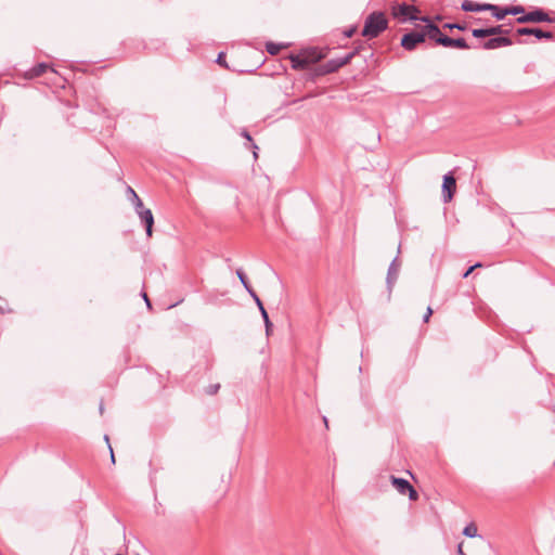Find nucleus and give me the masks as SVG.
I'll use <instances>...</instances> for the list:
<instances>
[{
    "label": "nucleus",
    "mask_w": 555,
    "mask_h": 555,
    "mask_svg": "<svg viewBox=\"0 0 555 555\" xmlns=\"http://www.w3.org/2000/svg\"><path fill=\"white\" fill-rule=\"evenodd\" d=\"M387 28L388 20L385 13L382 11H373L366 16L361 35L367 39H375Z\"/></svg>",
    "instance_id": "nucleus-1"
},
{
    "label": "nucleus",
    "mask_w": 555,
    "mask_h": 555,
    "mask_svg": "<svg viewBox=\"0 0 555 555\" xmlns=\"http://www.w3.org/2000/svg\"><path fill=\"white\" fill-rule=\"evenodd\" d=\"M235 273H236V276L238 278L240 282L242 283L243 287L245 288V291L249 294V296L253 298V300H256V306L259 309V312H260L261 318L264 323L266 334L270 335V333L273 330V323L271 322V320L269 318L268 311L266 310L262 300L260 299V297L257 295V293L250 285L245 271L242 268H238V269H236Z\"/></svg>",
    "instance_id": "nucleus-2"
},
{
    "label": "nucleus",
    "mask_w": 555,
    "mask_h": 555,
    "mask_svg": "<svg viewBox=\"0 0 555 555\" xmlns=\"http://www.w3.org/2000/svg\"><path fill=\"white\" fill-rule=\"evenodd\" d=\"M420 13L421 11L417 7L406 2L396 3L391 9L393 18L398 20L400 23H415L417 22V14Z\"/></svg>",
    "instance_id": "nucleus-3"
},
{
    "label": "nucleus",
    "mask_w": 555,
    "mask_h": 555,
    "mask_svg": "<svg viewBox=\"0 0 555 555\" xmlns=\"http://www.w3.org/2000/svg\"><path fill=\"white\" fill-rule=\"evenodd\" d=\"M134 209L140 218L142 225L145 229L146 236L151 237L154 227V216L152 210L144 207L141 198H137V202H134Z\"/></svg>",
    "instance_id": "nucleus-4"
},
{
    "label": "nucleus",
    "mask_w": 555,
    "mask_h": 555,
    "mask_svg": "<svg viewBox=\"0 0 555 555\" xmlns=\"http://www.w3.org/2000/svg\"><path fill=\"white\" fill-rule=\"evenodd\" d=\"M426 39H428L426 34H424L421 30L417 31V30L412 29L402 35L401 40H400V46L405 51L411 52V51H414L418 44L424 43L426 41Z\"/></svg>",
    "instance_id": "nucleus-5"
},
{
    "label": "nucleus",
    "mask_w": 555,
    "mask_h": 555,
    "mask_svg": "<svg viewBox=\"0 0 555 555\" xmlns=\"http://www.w3.org/2000/svg\"><path fill=\"white\" fill-rule=\"evenodd\" d=\"M435 46H440L449 49L469 50L472 46L466 41L464 37L451 38L443 33L440 34Z\"/></svg>",
    "instance_id": "nucleus-6"
},
{
    "label": "nucleus",
    "mask_w": 555,
    "mask_h": 555,
    "mask_svg": "<svg viewBox=\"0 0 555 555\" xmlns=\"http://www.w3.org/2000/svg\"><path fill=\"white\" fill-rule=\"evenodd\" d=\"M505 25H492L489 27H482V28H473L472 35L474 38L477 39H483L486 37H493V36H507L511 33V29H505Z\"/></svg>",
    "instance_id": "nucleus-7"
},
{
    "label": "nucleus",
    "mask_w": 555,
    "mask_h": 555,
    "mask_svg": "<svg viewBox=\"0 0 555 555\" xmlns=\"http://www.w3.org/2000/svg\"><path fill=\"white\" fill-rule=\"evenodd\" d=\"M390 482L400 494H402V495L408 494L409 499L411 501H416L418 499L417 491L406 479L399 478V477L391 475Z\"/></svg>",
    "instance_id": "nucleus-8"
},
{
    "label": "nucleus",
    "mask_w": 555,
    "mask_h": 555,
    "mask_svg": "<svg viewBox=\"0 0 555 555\" xmlns=\"http://www.w3.org/2000/svg\"><path fill=\"white\" fill-rule=\"evenodd\" d=\"M417 22L424 23V26L421 27V31L427 35L428 39L434 43L442 33L439 26L434 22V20L427 15L417 14Z\"/></svg>",
    "instance_id": "nucleus-9"
},
{
    "label": "nucleus",
    "mask_w": 555,
    "mask_h": 555,
    "mask_svg": "<svg viewBox=\"0 0 555 555\" xmlns=\"http://www.w3.org/2000/svg\"><path fill=\"white\" fill-rule=\"evenodd\" d=\"M456 192V180L452 171L447 172L442 178V201L450 203Z\"/></svg>",
    "instance_id": "nucleus-10"
},
{
    "label": "nucleus",
    "mask_w": 555,
    "mask_h": 555,
    "mask_svg": "<svg viewBox=\"0 0 555 555\" xmlns=\"http://www.w3.org/2000/svg\"><path fill=\"white\" fill-rule=\"evenodd\" d=\"M517 36H533L538 40H553L555 39L554 33L544 30L539 27H519L515 30Z\"/></svg>",
    "instance_id": "nucleus-11"
},
{
    "label": "nucleus",
    "mask_w": 555,
    "mask_h": 555,
    "mask_svg": "<svg viewBox=\"0 0 555 555\" xmlns=\"http://www.w3.org/2000/svg\"><path fill=\"white\" fill-rule=\"evenodd\" d=\"M529 13L530 23H555L554 16H551V12L545 11L540 7H532Z\"/></svg>",
    "instance_id": "nucleus-12"
},
{
    "label": "nucleus",
    "mask_w": 555,
    "mask_h": 555,
    "mask_svg": "<svg viewBox=\"0 0 555 555\" xmlns=\"http://www.w3.org/2000/svg\"><path fill=\"white\" fill-rule=\"evenodd\" d=\"M514 41L507 36H493L481 43L485 50H494L503 47H509Z\"/></svg>",
    "instance_id": "nucleus-13"
},
{
    "label": "nucleus",
    "mask_w": 555,
    "mask_h": 555,
    "mask_svg": "<svg viewBox=\"0 0 555 555\" xmlns=\"http://www.w3.org/2000/svg\"><path fill=\"white\" fill-rule=\"evenodd\" d=\"M401 262L399 261V257L396 256L390 262L386 276V286L389 293H391L393 285L396 284L399 275V268Z\"/></svg>",
    "instance_id": "nucleus-14"
},
{
    "label": "nucleus",
    "mask_w": 555,
    "mask_h": 555,
    "mask_svg": "<svg viewBox=\"0 0 555 555\" xmlns=\"http://www.w3.org/2000/svg\"><path fill=\"white\" fill-rule=\"evenodd\" d=\"M300 53L302 54V56L305 59L308 60V63L311 65V64H314V63H318L319 61L323 60L326 57V54L327 52L318 48V47H307V48H302L300 50Z\"/></svg>",
    "instance_id": "nucleus-15"
},
{
    "label": "nucleus",
    "mask_w": 555,
    "mask_h": 555,
    "mask_svg": "<svg viewBox=\"0 0 555 555\" xmlns=\"http://www.w3.org/2000/svg\"><path fill=\"white\" fill-rule=\"evenodd\" d=\"M489 2H475L472 0H463L461 10L466 13H477L488 11Z\"/></svg>",
    "instance_id": "nucleus-16"
},
{
    "label": "nucleus",
    "mask_w": 555,
    "mask_h": 555,
    "mask_svg": "<svg viewBox=\"0 0 555 555\" xmlns=\"http://www.w3.org/2000/svg\"><path fill=\"white\" fill-rule=\"evenodd\" d=\"M49 68V64H47L46 62H40L31 68H29L28 70L24 72L23 77L26 80H31L43 75Z\"/></svg>",
    "instance_id": "nucleus-17"
},
{
    "label": "nucleus",
    "mask_w": 555,
    "mask_h": 555,
    "mask_svg": "<svg viewBox=\"0 0 555 555\" xmlns=\"http://www.w3.org/2000/svg\"><path fill=\"white\" fill-rule=\"evenodd\" d=\"M344 66L340 57L328 60L326 63L320 65L321 74H333L338 72Z\"/></svg>",
    "instance_id": "nucleus-18"
},
{
    "label": "nucleus",
    "mask_w": 555,
    "mask_h": 555,
    "mask_svg": "<svg viewBox=\"0 0 555 555\" xmlns=\"http://www.w3.org/2000/svg\"><path fill=\"white\" fill-rule=\"evenodd\" d=\"M289 61L291 66L294 70H305L308 69L310 66L308 60L305 59L300 52L298 54L291 53Z\"/></svg>",
    "instance_id": "nucleus-19"
},
{
    "label": "nucleus",
    "mask_w": 555,
    "mask_h": 555,
    "mask_svg": "<svg viewBox=\"0 0 555 555\" xmlns=\"http://www.w3.org/2000/svg\"><path fill=\"white\" fill-rule=\"evenodd\" d=\"M488 11L496 21H503L507 16L505 5L489 3Z\"/></svg>",
    "instance_id": "nucleus-20"
},
{
    "label": "nucleus",
    "mask_w": 555,
    "mask_h": 555,
    "mask_svg": "<svg viewBox=\"0 0 555 555\" xmlns=\"http://www.w3.org/2000/svg\"><path fill=\"white\" fill-rule=\"evenodd\" d=\"M363 50H365V42L358 43L352 49V51H350L346 55L341 56L340 60H341L344 66L349 64L354 56L360 55Z\"/></svg>",
    "instance_id": "nucleus-21"
},
{
    "label": "nucleus",
    "mask_w": 555,
    "mask_h": 555,
    "mask_svg": "<svg viewBox=\"0 0 555 555\" xmlns=\"http://www.w3.org/2000/svg\"><path fill=\"white\" fill-rule=\"evenodd\" d=\"M363 50H365V42L358 43L352 49V51H350L346 55L341 56L340 60H341L344 66L349 64L354 56L360 55Z\"/></svg>",
    "instance_id": "nucleus-22"
},
{
    "label": "nucleus",
    "mask_w": 555,
    "mask_h": 555,
    "mask_svg": "<svg viewBox=\"0 0 555 555\" xmlns=\"http://www.w3.org/2000/svg\"><path fill=\"white\" fill-rule=\"evenodd\" d=\"M287 46V43L267 41L266 50L270 55H278L281 52V50L283 48H286Z\"/></svg>",
    "instance_id": "nucleus-23"
},
{
    "label": "nucleus",
    "mask_w": 555,
    "mask_h": 555,
    "mask_svg": "<svg viewBox=\"0 0 555 555\" xmlns=\"http://www.w3.org/2000/svg\"><path fill=\"white\" fill-rule=\"evenodd\" d=\"M308 69H309V72L306 74L307 81L315 82L318 78L326 75V74H321L320 65L312 66V67L309 66Z\"/></svg>",
    "instance_id": "nucleus-24"
},
{
    "label": "nucleus",
    "mask_w": 555,
    "mask_h": 555,
    "mask_svg": "<svg viewBox=\"0 0 555 555\" xmlns=\"http://www.w3.org/2000/svg\"><path fill=\"white\" fill-rule=\"evenodd\" d=\"M442 27L449 30L457 29L459 31H466L468 29V26L465 22H448L444 23Z\"/></svg>",
    "instance_id": "nucleus-25"
},
{
    "label": "nucleus",
    "mask_w": 555,
    "mask_h": 555,
    "mask_svg": "<svg viewBox=\"0 0 555 555\" xmlns=\"http://www.w3.org/2000/svg\"><path fill=\"white\" fill-rule=\"evenodd\" d=\"M505 7L507 15L518 16L520 13H524L525 7H522L521 4H507Z\"/></svg>",
    "instance_id": "nucleus-26"
},
{
    "label": "nucleus",
    "mask_w": 555,
    "mask_h": 555,
    "mask_svg": "<svg viewBox=\"0 0 555 555\" xmlns=\"http://www.w3.org/2000/svg\"><path fill=\"white\" fill-rule=\"evenodd\" d=\"M240 134L244 139H246V141H247L246 146L248 149H258L257 144L254 142L253 137L250 135V133L247 129L243 128Z\"/></svg>",
    "instance_id": "nucleus-27"
},
{
    "label": "nucleus",
    "mask_w": 555,
    "mask_h": 555,
    "mask_svg": "<svg viewBox=\"0 0 555 555\" xmlns=\"http://www.w3.org/2000/svg\"><path fill=\"white\" fill-rule=\"evenodd\" d=\"M463 534L468 538H475L477 535V527L474 524L467 525L463 530Z\"/></svg>",
    "instance_id": "nucleus-28"
},
{
    "label": "nucleus",
    "mask_w": 555,
    "mask_h": 555,
    "mask_svg": "<svg viewBox=\"0 0 555 555\" xmlns=\"http://www.w3.org/2000/svg\"><path fill=\"white\" fill-rule=\"evenodd\" d=\"M225 56H227L225 52H224V51H220V52L218 53L217 59L215 60V62H216L218 65H220V66H222V67H224V68H228L229 66H228V63H227V61H225Z\"/></svg>",
    "instance_id": "nucleus-29"
},
{
    "label": "nucleus",
    "mask_w": 555,
    "mask_h": 555,
    "mask_svg": "<svg viewBox=\"0 0 555 555\" xmlns=\"http://www.w3.org/2000/svg\"><path fill=\"white\" fill-rule=\"evenodd\" d=\"M220 389V384H210L204 389V392L208 396L216 395Z\"/></svg>",
    "instance_id": "nucleus-30"
},
{
    "label": "nucleus",
    "mask_w": 555,
    "mask_h": 555,
    "mask_svg": "<svg viewBox=\"0 0 555 555\" xmlns=\"http://www.w3.org/2000/svg\"><path fill=\"white\" fill-rule=\"evenodd\" d=\"M515 22L518 24H527L530 23L529 13L526 12L524 9V13H520L516 18Z\"/></svg>",
    "instance_id": "nucleus-31"
},
{
    "label": "nucleus",
    "mask_w": 555,
    "mask_h": 555,
    "mask_svg": "<svg viewBox=\"0 0 555 555\" xmlns=\"http://www.w3.org/2000/svg\"><path fill=\"white\" fill-rule=\"evenodd\" d=\"M360 55L363 57L364 62H367L369 59L374 56V53L371 50V47L365 46V50H363Z\"/></svg>",
    "instance_id": "nucleus-32"
},
{
    "label": "nucleus",
    "mask_w": 555,
    "mask_h": 555,
    "mask_svg": "<svg viewBox=\"0 0 555 555\" xmlns=\"http://www.w3.org/2000/svg\"><path fill=\"white\" fill-rule=\"evenodd\" d=\"M356 31H357V26L351 25L348 28H346L343 34L346 38H351L356 34Z\"/></svg>",
    "instance_id": "nucleus-33"
},
{
    "label": "nucleus",
    "mask_w": 555,
    "mask_h": 555,
    "mask_svg": "<svg viewBox=\"0 0 555 555\" xmlns=\"http://www.w3.org/2000/svg\"><path fill=\"white\" fill-rule=\"evenodd\" d=\"M127 191L130 194L129 199L134 204V202H137V198H140L139 195L131 186H128Z\"/></svg>",
    "instance_id": "nucleus-34"
},
{
    "label": "nucleus",
    "mask_w": 555,
    "mask_h": 555,
    "mask_svg": "<svg viewBox=\"0 0 555 555\" xmlns=\"http://www.w3.org/2000/svg\"><path fill=\"white\" fill-rule=\"evenodd\" d=\"M141 296L142 298L144 299L145 301V305L147 307L149 310H152V301L150 300L149 296L146 295L145 292H141Z\"/></svg>",
    "instance_id": "nucleus-35"
},
{
    "label": "nucleus",
    "mask_w": 555,
    "mask_h": 555,
    "mask_svg": "<svg viewBox=\"0 0 555 555\" xmlns=\"http://www.w3.org/2000/svg\"><path fill=\"white\" fill-rule=\"evenodd\" d=\"M431 315H433V309L430 307H428L425 314L423 315V322L427 323Z\"/></svg>",
    "instance_id": "nucleus-36"
},
{
    "label": "nucleus",
    "mask_w": 555,
    "mask_h": 555,
    "mask_svg": "<svg viewBox=\"0 0 555 555\" xmlns=\"http://www.w3.org/2000/svg\"><path fill=\"white\" fill-rule=\"evenodd\" d=\"M475 269H476V266H470V267H468V268L463 272L462 278H463V279L468 278V276L474 272V270H475Z\"/></svg>",
    "instance_id": "nucleus-37"
},
{
    "label": "nucleus",
    "mask_w": 555,
    "mask_h": 555,
    "mask_svg": "<svg viewBox=\"0 0 555 555\" xmlns=\"http://www.w3.org/2000/svg\"><path fill=\"white\" fill-rule=\"evenodd\" d=\"M457 555H465L462 548V543L457 545Z\"/></svg>",
    "instance_id": "nucleus-38"
},
{
    "label": "nucleus",
    "mask_w": 555,
    "mask_h": 555,
    "mask_svg": "<svg viewBox=\"0 0 555 555\" xmlns=\"http://www.w3.org/2000/svg\"><path fill=\"white\" fill-rule=\"evenodd\" d=\"M258 150H259V147H258V149H251V151H253V155H254V158H255V159H257V158H258Z\"/></svg>",
    "instance_id": "nucleus-39"
},
{
    "label": "nucleus",
    "mask_w": 555,
    "mask_h": 555,
    "mask_svg": "<svg viewBox=\"0 0 555 555\" xmlns=\"http://www.w3.org/2000/svg\"><path fill=\"white\" fill-rule=\"evenodd\" d=\"M108 448H109V451H111L112 462L115 463V456H114V453H113V449H112V447L109 444H108Z\"/></svg>",
    "instance_id": "nucleus-40"
},
{
    "label": "nucleus",
    "mask_w": 555,
    "mask_h": 555,
    "mask_svg": "<svg viewBox=\"0 0 555 555\" xmlns=\"http://www.w3.org/2000/svg\"><path fill=\"white\" fill-rule=\"evenodd\" d=\"M5 312H7L5 307L0 305V314H4Z\"/></svg>",
    "instance_id": "nucleus-41"
},
{
    "label": "nucleus",
    "mask_w": 555,
    "mask_h": 555,
    "mask_svg": "<svg viewBox=\"0 0 555 555\" xmlns=\"http://www.w3.org/2000/svg\"><path fill=\"white\" fill-rule=\"evenodd\" d=\"M433 20H434V22H435V21H441V20H442V16H441V15H436Z\"/></svg>",
    "instance_id": "nucleus-42"
},
{
    "label": "nucleus",
    "mask_w": 555,
    "mask_h": 555,
    "mask_svg": "<svg viewBox=\"0 0 555 555\" xmlns=\"http://www.w3.org/2000/svg\"><path fill=\"white\" fill-rule=\"evenodd\" d=\"M323 422H324L325 426L328 427V421H327L326 416H323Z\"/></svg>",
    "instance_id": "nucleus-43"
},
{
    "label": "nucleus",
    "mask_w": 555,
    "mask_h": 555,
    "mask_svg": "<svg viewBox=\"0 0 555 555\" xmlns=\"http://www.w3.org/2000/svg\"><path fill=\"white\" fill-rule=\"evenodd\" d=\"M103 410H104V408H103V404L101 403V404H100V413H101V414L103 413Z\"/></svg>",
    "instance_id": "nucleus-44"
},
{
    "label": "nucleus",
    "mask_w": 555,
    "mask_h": 555,
    "mask_svg": "<svg viewBox=\"0 0 555 555\" xmlns=\"http://www.w3.org/2000/svg\"><path fill=\"white\" fill-rule=\"evenodd\" d=\"M474 266H476V268H479V267H481L482 264H481V262H476Z\"/></svg>",
    "instance_id": "nucleus-45"
},
{
    "label": "nucleus",
    "mask_w": 555,
    "mask_h": 555,
    "mask_svg": "<svg viewBox=\"0 0 555 555\" xmlns=\"http://www.w3.org/2000/svg\"><path fill=\"white\" fill-rule=\"evenodd\" d=\"M104 439H105V441H106L107 443L109 442V439H108V436H107V435H105V436H104Z\"/></svg>",
    "instance_id": "nucleus-46"
},
{
    "label": "nucleus",
    "mask_w": 555,
    "mask_h": 555,
    "mask_svg": "<svg viewBox=\"0 0 555 555\" xmlns=\"http://www.w3.org/2000/svg\"><path fill=\"white\" fill-rule=\"evenodd\" d=\"M116 555H122V554H116Z\"/></svg>",
    "instance_id": "nucleus-47"
}]
</instances>
